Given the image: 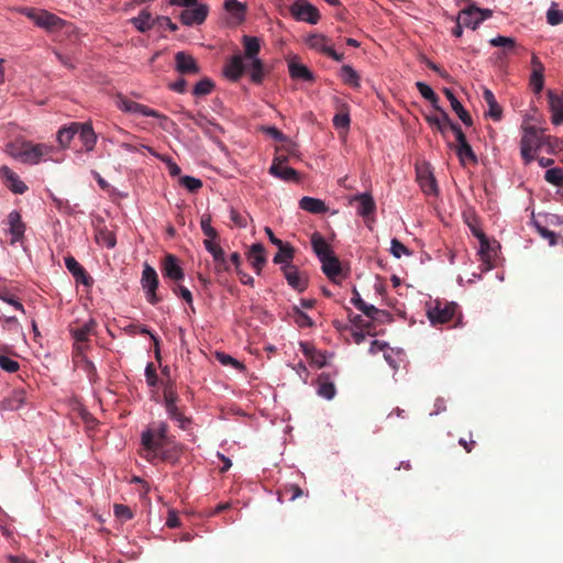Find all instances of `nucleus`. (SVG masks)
Wrapping results in <instances>:
<instances>
[{"label": "nucleus", "mask_w": 563, "mask_h": 563, "mask_svg": "<svg viewBox=\"0 0 563 563\" xmlns=\"http://www.w3.org/2000/svg\"><path fill=\"white\" fill-rule=\"evenodd\" d=\"M456 155L463 166H465L467 163L473 165L477 164V156L475 155L470 144H462V146H456Z\"/></svg>", "instance_id": "obj_37"}, {"label": "nucleus", "mask_w": 563, "mask_h": 563, "mask_svg": "<svg viewBox=\"0 0 563 563\" xmlns=\"http://www.w3.org/2000/svg\"><path fill=\"white\" fill-rule=\"evenodd\" d=\"M54 151L52 145L16 139L7 144L5 152L23 164L36 165Z\"/></svg>", "instance_id": "obj_2"}, {"label": "nucleus", "mask_w": 563, "mask_h": 563, "mask_svg": "<svg viewBox=\"0 0 563 563\" xmlns=\"http://www.w3.org/2000/svg\"><path fill=\"white\" fill-rule=\"evenodd\" d=\"M269 174L286 181H299V175L297 170L286 166L284 161L279 157L273 161V164L269 167Z\"/></svg>", "instance_id": "obj_18"}, {"label": "nucleus", "mask_w": 563, "mask_h": 563, "mask_svg": "<svg viewBox=\"0 0 563 563\" xmlns=\"http://www.w3.org/2000/svg\"><path fill=\"white\" fill-rule=\"evenodd\" d=\"M213 81L210 78H203L195 85L192 93L197 97L207 96L213 90Z\"/></svg>", "instance_id": "obj_47"}, {"label": "nucleus", "mask_w": 563, "mask_h": 563, "mask_svg": "<svg viewBox=\"0 0 563 563\" xmlns=\"http://www.w3.org/2000/svg\"><path fill=\"white\" fill-rule=\"evenodd\" d=\"M544 179L556 186V187H562L563 186V170L562 168H559V167H554V168H550L545 172L544 174Z\"/></svg>", "instance_id": "obj_48"}, {"label": "nucleus", "mask_w": 563, "mask_h": 563, "mask_svg": "<svg viewBox=\"0 0 563 563\" xmlns=\"http://www.w3.org/2000/svg\"><path fill=\"white\" fill-rule=\"evenodd\" d=\"M9 232L12 235L11 244L19 242L25 231V225L22 222L21 214L18 211H12L8 216Z\"/></svg>", "instance_id": "obj_25"}, {"label": "nucleus", "mask_w": 563, "mask_h": 563, "mask_svg": "<svg viewBox=\"0 0 563 563\" xmlns=\"http://www.w3.org/2000/svg\"><path fill=\"white\" fill-rule=\"evenodd\" d=\"M200 225L203 234L208 238L207 240H216L218 238V232L211 227L210 216H202Z\"/></svg>", "instance_id": "obj_51"}, {"label": "nucleus", "mask_w": 563, "mask_h": 563, "mask_svg": "<svg viewBox=\"0 0 563 563\" xmlns=\"http://www.w3.org/2000/svg\"><path fill=\"white\" fill-rule=\"evenodd\" d=\"M0 367L8 373H15L20 368V364L9 356L0 355Z\"/></svg>", "instance_id": "obj_56"}, {"label": "nucleus", "mask_w": 563, "mask_h": 563, "mask_svg": "<svg viewBox=\"0 0 563 563\" xmlns=\"http://www.w3.org/2000/svg\"><path fill=\"white\" fill-rule=\"evenodd\" d=\"M0 299L9 305L13 306L16 310L24 312L23 305L18 300V298L11 294L9 290H3L0 292Z\"/></svg>", "instance_id": "obj_57"}, {"label": "nucleus", "mask_w": 563, "mask_h": 563, "mask_svg": "<svg viewBox=\"0 0 563 563\" xmlns=\"http://www.w3.org/2000/svg\"><path fill=\"white\" fill-rule=\"evenodd\" d=\"M205 247L211 253L213 261L221 260L224 255L223 249L216 242V240H205Z\"/></svg>", "instance_id": "obj_53"}, {"label": "nucleus", "mask_w": 563, "mask_h": 563, "mask_svg": "<svg viewBox=\"0 0 563 563\" xmlns=\"http://www.w3.org/2000/svg\"><path fill=\"white\" fill-rule=\"evenodd\" d=\"M547 21L551 25H558L563 22V10H560L556 3H552L548 10Z\"/></svg>", "instance_id": "obj_49"}, {"label": "nucleus", "mask_w": 563, "mask_h": 563, "mask_svg": "<svg viewBox=\"0 0 563 563\" xmlns=\"http://www.w3.org/2000/svg\"><path fill=\"white\" fill-rule=\"evenodd\" d=\"M162 273L165 278H169L175 282H179L185 277L184 269L180 267L177 257L173 254H167L165 256Z\"/></svg>", "instance_id": "obj_17"}, {"label": "nucleus", "mask_w": 563, "mask_h": 563, "mask_svg": "<svg viewBox=\"0 0 563 563\" xmlns=\"http://www.w3.org/2000/svg\"><path fill=\"white\" fill-rule=\"evenodd\" d=\"M530 84L533 88V91L536 93H539L541 92V90L543 89L544 87V77H543V73H531V76H530Z\"/></svg>", "instance_id": "obj_61"}, {"label": "nucleus", "mask_w": 563, "mask_h": 563, "mask_svg": "<svg viewBox=\"0 0 563 563\" xmlns=\"http://www.w3.org/2000/svg\"><path fill=\"white\" fill-rule=\"evenodd\" d=\"M75 129L77 130V134L79 135V139L82 142L85 150L87 152L92 151L97 142V135L92 129L91 123L75 122Z\"/></svg>", "instance_id": "obj_21"}, {"label": "nucleus", "mask_w": 563, "mask_h": 563, "mask_svg": "<svg viewBox=\"0 0 563 563\" xmlns=\"http://www.w3.org/2000/svg\"><path fill=\"white\" fill-rule=\"evenodd\" d=\"M390 253L400 258L402 255H411V251L404 245L398 239H393L390 242Z\"/></svg>", "instance_id": "obj_52"}, {"label": "nucleus", "mask_w": 563, "mask_h": 563, "mask_svg": "<svg viewBox=\"0 0 563 563\" xmlns=\"http://www.w3.org/2000/svg\"><path fill=\"white\" fill-rule=\"evenodd\" d=\"M280 271L287 280V284L298 292H302L308 288V276L298 269L295 265H283Z\"/></svg>", "instance_id": "obj_9"}, {"label": "nucleus", "mask_w": 563, "mask_h": 563, "mask_svg": "<svg viewBox=\"0 0 563 563\" xmlns=\"http://www.w3.org/2000/svg\"><path fill=\"white\" fill-rule=\"evenodd\" d=\"M65 266L69 271V273L74 276L77 283H80L87 287L92 286L93 279L86 272V269L77 262V260L73 256L65 257Z\"/></svg>", "instance_id": "obj_15"}, {"label": "nucleus", "mask_w": 563, "mask_h": 563, "mask_svg": "<svg viewBox=\"0 0 563 563\" xmlns=\"http://www.w3.org/2000/svg\"><path fill=\"white\" fill-rule=\"evenodd\" d=\"M459 306L455 302L435 300L432 307H429L427 316L432 325L444 324L454 319Z\"/></svg>", "instance_id": "obj_5"}, {"label": "nucleus", "mask_w": 563, "mask_h": 563, "mask_svg": "<svg viewBox=\"0 0 563 563\" xmlns=\"http://www.w3.org/2000/svg\"><path fill=\"white\" fill-rule=\"evenodd\" d=\"M113 512L114 516L122 521H128L133 518L132 510L128 506L122 504H115L113 506Z\"/></svg>", "instance_id": "obj_54"}, {"label": "nucleus", "mask_w": 563, "mask_h": 563, "mask_svg": "<svg viewBox=\"0 0 563 563\" xmlns=\"http://www.w3.org/2000/svg\"><path fill=\"white\" fill-rule=\"evenodd\" d=\"M125 331L131 334V335H134L136 333H140V334H148L151 336V340L153 341L154 343V349H155V358L156 360H161V351H159V339L157 335H155L145 325H139V324H130L125 328Z\"/></svg>", "instance_id": "obj_32"}, {"label": "nucleus", "mask_w": 563, "mask_h": 563, "mask_svg": "<svg viewBox=\"0 0 563 563\" xmlns=\"http://www.w3.org/2000/svg\"><path fill=\"white\" fill-rule=\"evenodd\" d=\"M493 11L490 9H481L474 4L467 7L459 13L460 24L475 30L483 21L490 18Z\"/></svg>", "instance_id": "obj_6"}, {"label": "nucleus", "mask_w": 563, "mask_h": 563, "mask_svg": "<svg viewBox=\"0 0 563 563\" xmlns=\"http://www.w3.org/2000/svg\"><path fill=\"white\" fill-rule=\"evenodd\" d=\"M417 179L423 192L430 195L437 191V181L429 164L423 163L421 166H417Z\"/></svg>", "instance_id": "obj_19"}, {"label": "nucleus", "mask_w": 563, "mask_h": 563, "mask_svg": "<svg viewBox=\"0 0 563 563\" xmlns=\"http://www.w3.org/2000/svg\"><path fill=\"white\" fill-rule=\"evenodd\" d=\"M76 134L77 130L75 129V122L68 126L60 128L57 132V142L59 143L60 147H68Z\"/></svg>", "instance_id": "obj_38"}, {"label": "nucleus", "mask_w": 563, "mask_h": 563, "mask_svg": "<svg viewBox=\"0 0 563 563\" xmlns=\"http://www.w3.org/2000/svg\"><path fill=\"white\" fill-rule=\"evenodd\" d=\"M350 115L347 112H340V113H336L333 118V125L336 128V129H349L350 126Z\"/></svg>", "instance_id": "obj_58"}, {"label": "nucleus", "mask_w": 563, "mask_h": 563, "mask_svg": "<svg viewBox=\"0 0 563 563\" xmlns=\"http://www.w3.org/2000/svg\"><path fill=\"white\" fill-rule=\"evenodd\" d=\"M247 260L255 273L260 275L267 262L264 245L262 243L253 244L247 252Z\"/></svg>", "instance_id": "obj_22"}, {"label": "nucleus", "mask_w": 563, "mask_h": 563, "mask_svg": "<svg viewBox=\"0 0 563 563\" xmlns=\"http://www.w3.org/2000/svg\"><path fill=\"white\" fill-rule=\"evenodd\" d=\"M289 10L297 21L317 24L320 20L319 10L306 0H296Z\"/></svg>", "instance_id": "obj_7"}, {"label": "nucleus", "mask_w": 563, "mask_h": 563, "mask_svg": "<svg viewBox=\"0 0 563 563\" xmlns=\"http://www.w3.org/2000/svg\"><path fill=\"white\" fill-rule=\"evenodd\" d=\"M483 99L484 101L487 103L489 110H488V115L494 120V121H499L501 120V117H503V109L498 104L496 98H495V95L493 93V91H490L488 88H484V91H483Z\"/></svg>", "instance_id": "obj_29"}, {"label": "nucleus", "mask_w": 563, "mask_h": 563, "mask_svg": "<svg viewBox=\"0 0 563 563\" xmlns=\"http://www.w3.org/2000/svg\"><path fill=\"white\" fill-rule=\"evenodd\" d=\"M341 79L352 88L360 87V76L350 65H343L341 68Z\"/></svg>", "instance_id": "obj_42"}, {"label": "nucleus", "mask_w": 563, "mask_h": 563, "mask_svg": "<svg viewBox=\"0 0 563 563\" xmlns=\"http://www.w3.org/2000/svg\"><path fill=\"white\" fill-rule=\"evenodd\" d=\"M224 8L239 21H243L246 12V5L238 0H225Z\"/></svg>", "instance_id": "obj_43"}, {"label": "nucleus", "mask_w": 563, "mask_h": 563, "mask_svg": "<svg viewBox=\"0 0 563 563\" xmlns=\"http://www.w3.org/2000/svg\"><path fill=\"white\" fill-rule=\"evenodd\" d=\"M443 92L445 97L449 99L451 107L453 111L457 114V117L461 119V121L467 125L471 126L473 124L472 117L470 113L464 109L462 103L456 99L453 91L449 88H444Z\"/></svg>", "instance_id": "obj_26"}, {"label": "nucleus", "mask_w": 563, "mask_h": 563, "mask_svg": "<svg viewBox=\"0 0 563 563\" xmlns=\"http://www.w3.org/2000/svg\"><path fill=\"white\" fill-rule=\"evenodd\" d=\"M96 241L98 244L108 249H113L117 244L115 234L107 228H102L97 231Z\"/></svg>", "instance_id": "obj_40"}, {"label": "nucleus", "mask_w": 563, "mask_h": 563, "mask_svg": "<svg viewBox=\"0 0 563 563\" xmlns=\"http://www.w3.org/2000/svg\"><path fill=\"white\" fill-rule=\"evenodd\" d=\"M178 399L177 393L175 391L173 384H168L164 389V402L166 405L176 404Z\"/></svg>", "instance_id": "obj_64"}, {"label": "nucleus", "mask_w": 563, "mask_h": 563, "mask_svg": "<svg viewBox=\"0 0 563 563\" xmlns=\"http://www.w3.org/2000/svg\"><path fill=\"white\" fill-rule=\"evenodd\" d=\"M246 71L244 57L241 54H234L224 65V76L232 80L238 81Z\"/></svg>", "instance_id": "obj_13"}, {"label": "nucleus", "mask_w": 563, "mask_h": 563, "mask_svg": "<svg viewBox=\"0 0 563 563\" xmlns=\"http://www.w3.org/2000/svg\"><path fill=\"white\" fill-rule=\"evenodd\" d=\"M311 246L319 261L334 254L331 246L319 232H314L311 235Z\"/></svg>", "instance_id": "obj_27"}, {"label": "nucleus", "mask_w": 563, "mask_h": 563, "mask_svg": "<svg viewBox=\"0 0 563 563\" xmlns=\"http://www.w3.org/2000/svg\"><path fill=\"white\" fill-rule=\"evenodd\" d=\"M543 147H547L549 154H554L562 148L560 140L550 135H545Z\"/></svg>", "instance_id": "obj_59"}, {"label": "nucleus", "mask_w": 563, "mask_h": 563, "mask_svg": "<svg viewBox=\"0 0 563 563\" xmlns=\"http://www.w3.org/2000/svg\"><path fill=\"white\" fill-rule=\"evenodd\" d=\"M180 184L190 192H195L202 187V181L191 176H184L180 178Z\"/></svg>", "instance_id": "obj_55"}, {"label": "nucleus", "mask_w": 563, "mask_h": 563, "mask_svg": "<svg viewBox=\"0 0 563 563\" xmlns=\"http://www.w3.org/2000/svg\"><path fill=\"white\" fill-rule=\"evenodd\" d=\"M366 317H368L372 320H380V317H387L388 313L384 310H379L373 305H365L361 307L360 309Z\"/></svg>", "instance_id": "obj_50"}, {"label": "nucleus", "mask_w": 563, "mask_h": 563, "mask_svg": "<svg viewBox=\"0 0 563 563\" xmlns=\"http://www.w3.org/2000/svg\"><path fill=\"white\" fill-rule=\"evenodd\" d=\"M289 74L292 78L302 79L305 81L313 80L312 73L302 64L290 63L289 64Z\"/></svg>", "instance_id": "obj_39"}, {"label": "nucleus", "mask_w": 563, "mask_h": 563, "mask_svg": "<svg viewBox=\"0 0 563 563\" xmlns=\"http://www.w3.org/2000/svg\"><path fill=\"white\" fill-rule=\"evenodd\" d=\"M489 44L495 47H503L504 55H507L508 53H511L516 48V40L514 37H507V36H496L489 41Z\"/></svg>", "instance_id": "obj_44"}, {"label": "nucleus", "mask_w": 563, "mask_h": 563, "mask_svg": "<svg viewBox=\"0 0 563 563\" xmlns=\"http://www.w3.org/2000/svg\"><path fill=\"white\" fill-rule=\"evenodd\" d=\"M416 87L419 90V92L421 93V96L431 102V104L434 109H439V104H438L439 97L437 96V93L432 90V88L429 85H427L422 81H417Z\"/></svg>", "instance_id": "obj_45"}, {"label": "nucleus", "mask_w": 563, "mask_h": 563, "mask_svg": "<svg viewBox=\"0 0 563 563\" xmlns=\"http://www.w3.org/2000/svg\"><path fill=\"white\" fill-rule=\"evenodd\" d=\"M317 394L327 400L334 398L336 388L329 374L321 373L319 375L317 379Z\"/></svg>", "instance_id": "obj_24"}, {"label": "nucleus", "mask_w": 563, "mask_h": 563, "mask_svg": "<svg viewBox=\"0 0 563 563\" xmlns=\"http://www.w3.org/2000/svg\"><path fill=\"white\" fill-rule=\"evenodd\" d=\"M0 177L4 181L5 186L14 194L21 195L27 190V186L20 180L19 176L8 166L0 167Z\"/></svg>", "instance_id": "obj_20"}, {"label": "nucleus", "mask_w": 563, "mask_h": 563, "mask_svg": "<svg viewBox=\"0 0 563 563\" xmlns=\"http://www.w3.org/2000/svg\"><path fill=\"white\" fill-rule=\"evenodd\" d=\"M96 325L97 322L93 319H90L82 324L77 323V325L70 327L69 331L75 341V347L78 352H84L88 342V338L93 332Z\"/></svg>", "instance_id": "obj_11"}, {"label": "nucleus", "mask_w": 563, "mask_h": 563, "mask_svg": "<svg viewBox=\"0 0 563 563\" xmlns=\"http://www.w3.org/2000/svg\"><path fill=\"white\" fill-rule=\"evenodd\" d=\"M292 317L297 325L300 328H311L314 324L312 319L297 306L292 307Z\"/></svg>", "instance_id": "obj_46"}, {"label": "nucleus", "mask_w": 563, "mask_h": 563, "mask_svg": "<svg viewBox=\"0 0 563 563\" xmlns=\"http://www.w3.org/2000/svg\"><path fill=\"white\" fill-rule=\"evenodd\" d=\"M21 12L36 26L49 33L59 31L66 25L65 20L43 9L24 8Z\"/></svg>", "instance_id": "obj_4"}, {"label": "nucleus", "mask_w": 563, "mask_h": 563, "mask_svg": "<svg viewBox=\"0 0 563 563\" xmlns=\"http://www.w3.org/2000/svg\"><path fill=\"white\" fill-rule=\"evenodd\" d=\"M250 60V77L251 80L254 84H261L264 79L265 71H264V64L263 62L257 57Z\"/></svg>", "instance_id": "obj_41"}, {"label": "nucleus", "mask_w": 563, "mask_h": 563, "mask_svg": "<svg viewBox=\"0 0 563 563\" xmlns=\"http://www.w3.org/2000/svg\"><path fill=\"white\" fill-rule=\"evenodd\" d=\"M175 63L176 70L181 75H196L200 70L196 59L185 52L176 53Z\"/></svg>", "instance_id": "obj_16"}, {"label": "nucleus", "mask_w": 563, "mask_h": 563, "mask_svg": "<svg viewBox=\"0 0 563 563\" xmlns=\"http://www.w3.org/2000/svg\"><path fill=\"white\" fill-rule=\"evenodd\" d=\"M549 108L552 113L551 122L554 125H560L563 123V91L555 92L553 90H548L547 92Z\"/></svg>", "instance_id": "obj_14"}, {"label": "nucleus", "mask_w": 563, "mask_h": 563, "mask_svg": "<svg viewBox=\"0 0 563 563\" xmlns=\"http://www.w3.org/2000/svg\"><path fill=\"white\" fill-rule=\"evenodd\" d=\"M299 207L311 213H323L327 211L324 202L320 199L312 197H302L299 201Z\"/></svg>", "instance_id": "obj_35"}, {"label": "nucleus", "mask_w": 563, "mask_h": 563, "mask_svg": "<svg viewBox=\"0 0 563 563\" xmlns=\"http://www.w3.org/2000/svg\"><path fill=\"white\" fill-rule=\"evenodd\" d=\"M117 107L124 111V112H131V113H140L145 117H152V118H166L158 111L148 108L147 106L137 103L133 100L128 99L126 97L119 95L115 100Z\"/></svg>", "instance_id": "obj_10"}, {"label": "nucleus", "mask_w": 563, "mask_h": 563, "mask_svg": "<svg viewBox=\"0 0 563 563\" xmlns=\"http://www.w3.org/2000/svg\"><path fill=\"white\" fill-rule=\"evenodd\" d=\"M545 134L542 129L534 125L523 128V134L520 140V154L526 165L534 161L536 153L543 147Z\"/></svg>", "instance_id": "obj_3"}, {"label": "nucleus", "mask_w": 563, "mask_h": 563, "mask_svg": "<svg viewBox=\"0 0 563 563\" xmlns=\"http://www.w3.org/2000/svg\"><path fill=\"white\" fill-rule=\"evenodd\" d=\"M295 256V249L289 243H284L283 246H278V252L275 254L273 262L280 266L294 265L292 260Z\"/></svg>", "instance_id": "obj_33"}, {"label": "nucleus", "mask_w": 563, "mask_h": 563, "mask_svg": "<svg viewBox=\"0 0 563 563\" xmlns=\"http://www.w3.org/2000/svg\"><path fill=\"white\" fill-rule=\"evenodd\" d=\"M131 23L137 31L145 33L156 25V19H152L147 10H142L137 16L131 19Z\"/></svg>", "instance_id": "obj_31"}, {"label": "nucleus", "mask_w": 563, "mask_h": 563, "mask_svg": "<svg viewBox=\"0 0 563 563\" xmlns=\"http://www.w3.org/2000/svg\"><path fill=\"white\" fill-rule=\"evenodd\" d=\"M308 44L311 48L327 55L330 48L332 47L329 44V40L325 35L322 34H313L308 38Z\"/></svg>", "instance_id": "obj_36"}, {"label": "nucleus", "mask_w": 563, "mask_h": 563, "mask_svg": "<svg viewBox=\"0 0 563 563\" xmlns=\"http://www.w3.org/2000/svg\"><path fill=\"white\" fill-rule=\"evenodd\" d=\"M322 266V272L324 275L331 279L335 280V278L341 275L342 268L339 258L332 254L328 257H324L323 260H320Z\"/></svg>", "instance_id": "obj_28"}, {"label": "nucleus", "mask_w": 563, "mask_h": 563, "mask_svg": "<svg viewBox=\"0 0 563 563\" xmlns=\"http://www.w3.org/2000/svg\"><path fill=\"white\" fill-rule=\"evenodd\" d=\"M141 284L146 292V299L150 303L156 305L161 301V298L156 294L159 284L158 276L156 271L148 264L144 265Z\"/></svg>", "instance_id": "obj_8"}, {"label": "nucleus", "mask_w": 563, "mask_h": 563, "mask_svg": "<svg viewBox=\"0 0 563 563\" xmlns=\"http://www.w3.org/2000/svg\"><path fill=\"white\" fill-rule=\"evenodd\" d=\"M173 291L177 296L181 297L191 307V310L195 311V308L192 306V295L188 288H186L185 286H176L173 289Z\"/></svg>", "instance_id": "obj_62"}, {"label": "nucleus", "mask_w": 563, "mask_h": 563, "mask_svg": "<svg viewBox=\"0 0 563 563\" xmlns=\"http://www.w3.org/2000/svg\"><path fill=\"white\" fill-rule=\"evenodd\" d=\"M141 444L145 451L144 457L153 462L159 459L163 462H175L181 448L168 433V424L165 421L153 422L141 434Z\"/></svg>", "instance_id": "obj_1"}, {"label": "nucleus", "mask_w": 563, "mask_h": 563, "mask_svg": "<svg viewBox=\"0 0 563 563\" xmlns=\"http://www.w3.org/2000/svg\"><path fill=\"white\" fill-rule=\"evenodd\" d=\"M242 44L244 47V58L254 59L258 57L261 51V41L258 37L244 35L242 37Z\"/></svg>", "instance_id": "obj_30"}, {"label": "nucleus", "mask_w": 563, "mask_h": 563, "mask_svg": "<svg viewBox=\"0 0 563 563\" xmlns=\"http://www.w3.org/2000/svg\"><path fill=\"white\" fill-rule=\"evenodd\" d=\"M192 7L194 8L185 9L179 15L184 25L202 24L208 16L209 7L207 4L198 3Z\"/></svg>", "instance_id": "obj_12"}, {"label": "nucleus", "mask_w": 563, "mask_h": 563, "mask_svg": "<svg viewBox=\"0 0 563 563\" xmlns=\"http://www.w3.org/2000/svg\"><path fill=\"white\" fill-rule=\"evenodd\" d=\"M355 199L358 201L357 212L362 217H368L369 214H373L376 205L373 199V197L369 194H362L355 197Z\"/></svg>", "instance_id": "obj_34"}, {"label": "nucleus", "mask_w": 563, "mask_h": 563, "mask_svg": "<svg viewBox=\"0 0 563 563\" xmlns=\"http://www.w3.org/2000/svg\"><path fill=\"white\" fill-rule=\"evenodd\" d=\"M536 229L542 238L549 240L550 245L556 244V234L553 231L542 227L541 224H539L537 222H536Z\"/></svg>", "instance_id": "obj_63"}, {"label": "nucleus", "mask_w": 563, "mask_h": 563, "mask_svg": "<svg viewBox=\"0 0 563 563\" xmlns=\"http://www.w3.org/2000/svg\"><path fill=\"white\" fill-rule=\"evenodd\" d=\"M440 113V115H426V121L434 126L443 136L448 130H451V125H454V122L450 119L449 114L439 106V109H434Z\"/></svg>", "instance_id": "obj_23"}, {"label": "nucleus", "mask_w": 563, "mask_h": 563, "mask_svg": "<svg viewBox=\"0 0 563 563\" xmlns=\"http://www.w3.org/2000/svg\"><path fill=\"white\" fill-rule=\"evenodd\" d=\"M145 377H146V383L148 384V386H151V387L157 386L158 376H157L156 368L153 363H148L146 365Z\"/></svg>", "instance_id": "obj_60"}]
</instances>
